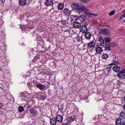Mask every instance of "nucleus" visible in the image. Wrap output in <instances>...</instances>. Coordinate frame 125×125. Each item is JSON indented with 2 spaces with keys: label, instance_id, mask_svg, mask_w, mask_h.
Listing matches in <instances>:
<instances>
[{
  "label": "nucleus",
  "instance_id": "f704fd0d",
  "mask_svg": "<svg viewBox=\"0 0 125 125\" xmlns=\"http://www.w3.org/2000/svg\"><path fill=\"white\" fill-rule=\"evenodd\" d=\"M21 27V29L22 31H24L25 30L27 29V26L23 25L22 27Z\"/></svg>",
  "mask_w": 125,
  "mask_h": 125
},
{
  "label": "nucleus",
  "instance_id": "c85d7f7f",
  "mask_svg": "<svg viewBox=\"0 0 125 125\" xmlns=\"http://www.w3.org/2000/svg\"><path fill=\"white\" fill-rule=\"evenodd\" d=\"M41 98L43 99H45L46 97V95L43 93H41L40 94Z\"/></svg>",
  "mask_w": 125,
  "mask_h": 125
},
{
  "label": "nucleus",
  "instance_id": "393cba45",
  "mask_svg": "<svg viewBox=\"0 0 125 125\" xmlns=\"http://www.w3.org/2000/svg\"><path fill=\"white\" fill-rule=\"evenodd\" d=\"M67 22L66 21H63L61 22L60 23L61 27L62 28H64L65 26H64L67 24Z\"/></svg>",
  "mask_w": 125,
  "mask_h": 125
},
{
  "label": "nucleus",
  "instance_id": "864d4df0",
  "mask_svg": "<svg viewBox=\"0 0 125 125\" xmlns=\"http://www.w3.org/2000/svg\"><path fill=\"white\" fill-rule=\"evenodd\" d=\"M123 108L125 110V104H124V105L123 107Z\"/></svg>",
  "mask_w": 125,
  "mask_h": 125
},
{
  "label": "nucleus",
  "instance_id": "ddd939ff",
  "mask_svg": "<svg viewBox=\"0 0 125 125\" xmlns=\"http://www.w3.org/2000/svg\"><path fill=\"white\" fill-rule=\"evenodd\" d=\"M92 36L91 33L88 31L85 32L84 34V36L87 39H90Z\"/></svg>",
  "mask_w": 125,
  "mask_h": 125
},
{
  "label": "nucleus",
  "instance_id": "7c9ffc66",
  "mask_svg": "<svg viewBox=\"0 0 125 125\" xmlns=\"http://www.w3.org/2000/svg\"><path fill=\"white\" fill-rule=\"evenodd\" d=\"M112 70V68L110 67L107 68L105 69L106 72L108 73H110Z\"/></svg>",
  "mask_w": 125,
  "mask_h": 125
},
{
  "label": "nucleus",
  "instance_id": "72a5a7b5",
  "mask_svg": "<svg viewBox=\"0 0 125 125\" xmlns=\"http://www.w3.org/2000/svg\"><path fill=\"white\" fill-rule=\"evenodd\" d=\"M105 40V43H107V42H110L111 40V39L109 37H107L105 38L104 39Z\"/></svg>",
  "mask_w": 125,
  "mask_h": 125
},
{
  "label": "nucleus",
  "instance_id": "cd10ccee",
  "mask_svg": "<svg viewBox=\"0 0 125 125\" xmlns=\"http://www.w3.org/2000/svg\"><path fill=\"white\" fill-rule=\"evenodd\" d=\"M18 110L19 112L20 113L24 111L23 107L21 106H19L18 107Z\"/></svg>",
  "mask_w": 125,
  "mask_h": 125
},
{
  "label": "nucleus",
  "instance_id": "0eeeda50",
  "mask_svg": "<svg viewBox=\"0 0 125 125\" xmlns=\"http://www.w3.org/2000/svg\"><path fill=\"white\" fill-rule=\"evenodd\" d=\"M80 30V31L83 33L87 32L88 30L87 27L85 25L81 26Z\"/></svg>",
  "mask_w": 125,
  "mask_h": 125
},
{
  "label": "nucleus",
  "instance_id": "412c9836",
  "mask_svg": "<svg viewBox=\"0 0 125 125\" xmlns=\"http://www.w3.org/2000/svg\"><path fill=\"white\" fill-rule=\"evenodd\" d=\"M36 87L41 90L43 89L45 87V86L44 85L41 84H38L36 85Z\"/></svg>",
  "mask_w": 125,
  "mask_h": 125
},
{
  "label": "nucleus",
  "instance_id": "37998d69",
  "mask_svg": "<svg viewBox=\"0 0 125 125\" xmlns=\"http://www.w3.org/2000/svg\"><path fill=\"white\" fill-rule=\"evenodd\" d=\"M27 29H30L33 28V26L32 25H29L28 27L27 26Z\"/></svg>",
  "mask_w": 125,
  "mask_h": 125
},
{
  "label": "nucleus",
  "instance_id": "a18cd8bd",
  "mask_svg": "<svg viewBox=\"0 0 125 125\" xmlns=\"http://www.w3.org/2000/svg\"><path fill=\"white\" fill-rule=\"evenodd\" d=\"M81 1L85 3H87L88 1L87 0H80Z\"/></svg>",
  "mask_w": 125,
  "mask_h": 125
},
{
  "label": "nucleus",
  "instance_id": "58836bf2",
  "mask_svg": "<svg viewBox=\"0 0 125 125\" xmlns=\"http://www.w3.org/2000/svg\"><path fill=\"white\" fill-rule=\"evenodd\" d=\"M115 13V11L114 10H112L109 13V15L110 16H112L114 15Z\"/></svg>",
  "mask_w": 125,
  "mask_h": 125
},
{
  "label": "nucleus",
  "instance_id": "4468645a",
  "mask_svg": "<svg viewBox=\"0 0 125 125\" xmlns=\"http://www.w3.org/2000/svg\"><path fill=\"white\" fill-rule=\"evenodd\" d=\"M73 26L76 28H79L81 26V23L77 21L73 23Z\"/></svg>",
  "mask_w": 125,
  "mask_h": 125
},
{
  "label": "nucleus",
  "instance_id": "9d476101",
  "mask_svg": "<svg viewBox=\"0 0 125 125\" xmlns=\"http://www.w3.org/2000/svg\"><path fill=\"white\" fill-rule=\"evenodd\" d=\"M83 12L85 15L87 16L89 14H90L91 11L87 8L85 6Z\"/></svg>",
  "mask_w": 125,
  "mask_h": 125
},
{
  "label": "nucleus",
  "instance_id": "5701e85b",
  "mask_svg": "<svg viewBox=\"0 0 125 125\" xmlns=\"http://www.w3.org/2000/svg\"><path fill=\"white\" fill-rule=\"evenodd\" d=\"M53 3V1L52 0H47L45 2L46 5L49 6L52 5Z\"/></svg>",
  "mask_w": 125,
  "mask_h": 125
},
{
  "label": "nucleus",
  "instance_id": "39448f33",
  "mask_svg": "<svg viewBox=\"0 0 125 125\" xmlns=\"http://www.w3.org/2000/svg\"><path fill=\"white\" fill-rule=\"evenodd\" d=\"M56 121L60 123H61L62 121L63 117L60 115H57L55 118Z\"/></svg>",
  "mask_w": 125,
  "mask_h": 125
},
{
  "label": "nucleus",
  "instance_id": "f8f14e48",
  "mask_svg": "<svg viewBox=\"0 0 125 125\" xmlns=\"http://www.w3.org/2000/svg\"><path fill=\"white\" fill-rule=\"evenodd\" d=\"M96 49V52L97 54H99L100 53L103 51V49L102 47H99L97 45V47L95 48Z\"/></svg>",
  "mask_w": 125,
  "mask_h": 125
},
{
  "label": "nucleus",
  "instance_id": "2eb2a0df",
  "mask_svg": "<svg viewBox=\"0 0 125 125\" xmlns=\"http://www.w3.org/2000/svg\"><path fill=\"white\" fill-rule=\"evenodd\" d=\"M63 12L64 14L67 16L69 15L71 13L70 11L67 8H65L63 10Z\"/></svg>",
  "mask_w": 125,
  "mask_h": 125
},
{
  "label": "nucleus",
  "instance_id": "a878e982",
  "mask_svg": "<svg viewBox=\"0 0 125 125\" xmlns=\"http://www.w3.org/2000/svg\"><path fill=\"white\" fill-rule=\"evenodd\" d=\"M119 117L121 119H123L125 118V113L123 112H121L119 115Z\"/></svg>",
  "mask_w": 125,
  "mask_h": 125
},
{
  "label": "nucleus",
  "instance_id": "b1692460",
  "mask_svg": "<svg viewBox=\"0 0 125 125\" xmlns=\"http://www.w3.org/2000/svg\"><path fill=\"white\" fill-rule=\"evenodd\" d=\"M95 44V42L94 41H92L89 43L88 44V46L89 47H90V48H94V46Z\"/></svg>",
  "mask_w": 125,
  "mask_h": 125
},
{
  "label": "nucleus",
  "instance_id": "4be33fe9",
  "mask_svg": "<svg viewBox=\"0 0 125 125\" xmlns=\"http://www.w3.org/2000/svg\"><path fill=\"white\" fill-rule=\"evenodd\" d=\"M64 5L63 3H59L57 6V8L58 10H62L64 8Z\"/></svg>",
  "mask_w": 125,
  "mask_h": 125
},
{
  "label": "nucleus",
  "instance_id": "20e7f679",
  "mask_svg": "<svg viewBox=\"0 0 125 125\" xmlns=\"http://www.w3.org/2000/svg\"><path fill=\"white\" fill-rule=\"evenodd\" d=\"M30 113L34 116H37L38 115V113L35 109L33 108H31L29 110Z\"/></svg>",
  "mask_w": 125,
  "mask_h": 125
},
{
  "label": "nucleus",
  "instance_id": "bb28decb",
  "mask_svg": "<svg viewBox=\"0 0 125 125\" xmlns=\"http://www.w3.org/2000/svg\"><path fill=\"white\" fill-rule=\"evenodd\" d=\"M19 3L21 5H24L26 3V0H19Z\"/></svg>",
  "mask_w": 125,
  "mask_h": 125
},
{
  "label": "nucleus",
  "instance_id": "f03ea898",
  "mask_svg": "<svg viewBox=\"0 0 125 125\" xmlns=\"http://www.w3.org/2000/svg\"><path fill=\"white\" fill-rule=\"evenodd\" d=\"M76 8V10L77 11L76 12L78 13H80L81 12H83L85 6L82 5L80 3H77L75 4Z\"/></svg>",
  "mask_w": 125,
  "mask_h": 125
},
{
  "label": "nucleus",
  "instance_id": "8fccbe9b",
  "mask_svg": "<svg viewBox=\"0 0 125 125\" xmlns=\"http://www.w3.org/2000/svg\"><path fill=\"white\" fill-rule=\"evenodd\" d=\"M3 104L0 102V108H1L3 107Z\"/></svg>",
  "mask_w": 125,
  "mask_h": 125
},
{
  "label": "nucleus",
  "instance_id": "423d86ee",
  "mask_svg": "<svg viewBox=\"0 0 125 125\" xmlns=\"http://www.w3.org/2000/svg\"><path fill=\"white\" fill-rule=\"evenodd\" d=\"M101 33L103 34L108 35L109 34V31L108 30L105 29H102L100 30Z\"/></svg>",
  "mask_w": 125,
  "mask_h": 125
},
{
  "label": "nucleus",
  "instance_id": "9b49d317",
  "mask_svg": "<svg viewBox=\"0 0 125 125\" xmlns=\"http://www.w3.org/2000/svg\"><path fill=\"white\" fill-rule=\"evenodd\" d=\"M99 42V44L98 45V46L101 45L104 46V40L103 39V38L101 37H100L98 38Z\"/></svg>",
  "mask_w": 125,
  "mask_h": 125
},
{
  "label": "nucleus",
  "instance_id": "c03bdc74",
  "mask_svg": "<svg viewBox=\"0 0 125 125\" xmlns=\"http://www.w3.org/2000/svg\"><path fill=\"white\" fill-rule=\"evenodd\" d=\"M4 86V84H0V88L1 89V90H2L3 88V87Z\"/></svg>",
  "mask_w": 125,
  "mask_h": 125
},
{
  "label": "nucleus",
  "instance_id": "ea45409f",
  "mask_svg": "<svg viewBox=\"0 0 125 125\" xmlns=\"http://www.w3.org/2000/svg\"><path fill=\"white\" fill-rule=\"evenodd\" d=\"M111 46L113 47L115 46H116L117 45V43L116 42H114L112 43H111Z\"/></svg>",
  "mask_w": 125,
  "mask_h": 125
},
{
  "label": "nucleus",
  "instance_id": "09e8293b",
  "mask_svg": "<svg viewBox=\"0 0 125 125\" xmlns=\"http://www.w3.org/2000/svg\"><path fill=\"white\" fill-rule=\"evenodd\" d=\"M68 123L67 122H65L62 124V125H68Z\"/></svg>",
  "mask_w": 125,
  "mask_h": 125
},
{
  "label": "nucleus",
  "instance_id": "de8ad7c7",
  "mask_svg": "<svg viewBox=\"0 0 125 125\" xmlns=\"http://www.w3.org/2000/svg\"><path fill=\"white\" fill-rule=\"evenodd\" d=\"M31 53H30L29 54H30V55H32L33 54V51L32 50V49H31Z\"/></svg>",
  "mask_w": 125,
  "mask_h": 125
},
{
  "label": "nucleus",
  "instance_id": "6ab92c4d",
  "mask_svg": "<svg viewBox=\"0 0 125 125\" xmlns=\"http://www.w3.org/2000/svg\"><path fill=\"white\" fill-rule=\"evenodd\" d=\"M113 70L114 71L117 73L120 70V67L119 66H118L115 65L113 67Z\"/></svg>",
  "mask_w": 125,
  "mask_h": 125
},
{
  "label": "nucleus",
  "instance_id": "79ce46f5",
  "mask_svg": "<svg viewBox=\"0 0 125 125\" xmlns=\"http://www.w3.org/2000/svg\"><path fill=\"white\" fill-rule=\"evenodd\" d=\"M102 124L100 122H95L94 123V125H102Z\"/></svg>",
  "mask_w": 125,
  "mask_h": 125
},
{
  "label": "nucleus",
  "instance_id": "f257e3e1",
  "mask_svg": "<svg viewBox=\"0 0 125 125\" xmlns=\"http://www.w3.org/2000/svg\"><path fill=\"white\" fill-rule=\"evenodd\" d=\"M20 96L22 100L25 101L30 98L29 94L26 91L23 93L21 92L20 93Z\"/></svg>",
  "mask_w": 125,
  "mask_h": 125
},
{
  "label": "nucleus",
  "instance_id": "c756f323",
  "mask_svg": "<svg viewBox=\"0 0 125 125\" xmlns=\"http://www.w3.org/2000/svg\"><path fill=\"white\" fill-rule=\"evenodd\" d=\"M79 19L81 21H83L85 19V17L83 16H81L79 18Z\"/></svg>",
  "mask_w": 125,
  "mask_h": 125
},
{
  "label": "nucleus",
  "instance_id": "a211bd4d",
  "mask_svg": "<svg viewBox=\"0 0 125 125\" xmlns=\"http://www.w3.org/2000/svg\"><path fill=\"white\" fill-rule=\"evenodd\" d=\"M56 121L54 118H52L50 119V123L51 125H56Z\"/></svg>",
  "mask_w": 125,
  "mask_h": 125
},
{
  "label": "nucleus",
  "instance_id": "4c0bfd02",
  "mask_svg": "<svg viewBox=\"0 0 125 125\" xmlns=\"http://www.w3.org/2000/svg\"><path fill=\"white\" fill-rule=\"evenodd\" d=\"M119 62L118 60H115L113 62L111 63L112 64H116L119 63Z\"/></svg>",
  "mask_w": 125,
  "mask_h": 125
},
{
  "label": "nucleus",
  "instance_id": "3c124183",
  "mask_svg": "<svg viewBox=\"0 0 125 125\" xmlns=\"http://www.w3.org/2000/svg\"><path fill=\"white\" fill-rule=\"evenodd\" d=\"M32 105L31 104H29L28 106L27 107V108L29 109V108H31L32 107Z\"/></svg>",
  "mask_w": 125,
  "mask_h": 125
},
{
  "label": "nucleus",
  "instance_id": "49530a36",
  "mask_svg": "<svg viewBox=\"0 0 125 125\" xmlns=\"http://www.w3.org/2000/svg\"><path fill=\"white\" fill-rule=\"evenodd\" d=\"M32 0H28V4H30L32 2Z\"/></svg>",
  "mask_w": 125,
  "mask_h": 125
},
{
  "label": "nucleus",
  "instance_id": "6e6552de",
  "mask_svg": "<svg viewBox=\"0 0 125 125\" xmlns=\"http://www.w3.org/2000/svg\"><path fill=\"white\" fill-rule=\"evenodd\" d=\"M125 124L124 122H123L122 123V121L120 118H117L116 120V125H124Z\"/></svg>",
  "mask_w": 125,
  "mask_h": 125
},
{
  "label": "nucleus",
  "instance_id": "473e14b6",
  "mask_svg": "<svg viewBox=\"0 0 125 125\" xmlns=\"http://www.w3.org/2000/svg\"><path fill=\"white\" fill-rule=\"evenodd\" d=\"M78 42H81L82 41V39L81 37L78 35L77 37L76 38Z\"/></svg>",
  "mask_w": 125,
  "mask_h": 125
},
{
  "label": "nucleus",
  "instance_id": "e433bc0d",
  "mask_svg": "<svg viewBox=\"0 0 125 125\" xmlns=\"http://www.w3.org/2000/svg\"><path fill=\"white\" fill-rule=\"evenodd\" d=\"M120 20L122 21H125V14L123 15L120 18Z\"/></svg>",
  "mask_w": 125,
  "mask_h": 125
},
{
  "label": "nucleus",
  "instance_id": "c9c22d12",
  "mask_svg": "<svg viewBox=\"0 0 125 125\" xmlns=\"http://www.w3.org/2000/svg\"><path fill=\"white\" fill-rule=\"evenodd\" d=\"M9 88L8 86L4 84V86L3 87L2 90L3 91H7L9 90Z\"/></svg>",
  "mask_w": 125,
  "mask_h": 125
},
{
  "label": "nucleus",
  "instance_id": "f3484780",
  "mask_svg": "<svg viewBox=\"0 0 125 125\" xmlns=\"http://www.w3.org/2000/svg\"><path fill=\"white\" fill-rule=\"evenodd\" d=\"M71 28L67 26H65L63 28V30L64 32H67L69 33Z\"/></svg>",
  "mask_w": 125,
  "mask_h": 125
},
{
  "label": "nucleus",
  "instance_id": "7ed1b4c3",
  "mask_svg": "<svg viewBox=\"0 0 125 125\" xmlns=\"http://www.w3.org/2000/svg\"><path fill=\"white\" fill-rule=\"evenodd\" d=\"M117 75L120 79H124L125 78V71L124 70L118 73Z\"/></svg>",
  "mask_w": 125,
  "mask_h": 125
},
{
  "label": "nucleus",
  "instance_id": "1a4fd4ad",
  "mask_svg": "<svg viewBox=\"0 0 125 125\" xmlns=\"http://www.w3.org/2000/svg\"><path fill=\"white\" fill-rule=\"evenodd\" d=\"M70 19L72 22L73 23L76 21L78 19V18L76 15H71V16Z\"/></svg>",
  "mask_w": 125,
  "mask_h": 125
},
{
  "label": "nucleus",
  "instance_id": "2f4dec72",
  "mask_svg": "<svg viewBox=\"0 0 125 125\" xmlns=\"http://www.w3.org/2000/svg\"><path fill=\"white\" fill-rule=\"evenodd\" d=\"M101 57L103 59H106L108 58V55L107 54H104L102 55Z\"/></svg>",
  "mask_w": 125,
  "mask_h": 125
},
{
  "label": "nucleus",
  "instance_id": "6e6d98bb",
  "mask_svg": "<svg viewBox=\"0 0 125 125\" xmlns=\"http://www.w3.org/2000/svg\"><path fill=\"white\" fill-rule=\"evenodd\" d=\"M124 101H125V96H124Z\"/></svg>",
  "mask_w": 125,
  "mask_h": 125
},
{
  "label": "nucleus",
  "instance_id": "603ef678",
  "mask_svg": "<svg viewBox=\"0 0 125 125\" xmlns=\"http://www.w3.org/2000/svg\"><path fill=\"white\" fill-rule=\"evenodd\" d=\"M0 1L2 3H4L5 2V0H0Z\"/></svg>",
  "mask_w": 125,
  "mask_h": 125
},
{
  "label": "nucleus",
  "instance_id": "dca6fc26",
  "mask_svg": "<svg viewBox=\"0 0 125 125\" xmlns=\"http://www.w3.org/2000/svg\"><path fill=\"white\" fill-rule=\"evenodd\" d=\"M76 116H69L66 119V120L68 122H70L71 121H73L75 119Z\"/></svg>",
  "mask_w": 125,
  "mask_h": 125
},
{
  "label": "nucleus",
  "instance_id": "aec40b11",
  "mask_svg": "<svg viewBox=\"0 0 125 125\" xmlns=\"http://www.w3.org/2000/svg\"><path fill=\"white\" fill-rule=\"evenodd\" d=\"M110 44L108 43H105V50L107 51H110Z\"/></svg>",
  "mask_w": 125,
  "mask_h": 125
},
{
  "label": "nucleus",
  "instance_id": "a19ab883",
  "mask_svg": "<svg viewBox=\"0 0 125 125\" xmlns=\"http://www.w3.org/2000/svg\"><path fill=\"white\" fill-rule=\"evenodd\" d=\"M91 13V12L90 13V14H89L90 16H94V17H95L97 16V15L96 14Z\"/></svg>",
  "mask_w": 125,
  "mask_h": 125
},
{
  "label": "nucleus",
  "instance_id": "5fc2aeb1",
  "mask_svg": "<svg viewBox=\"0 0 125 125\" xmlns=\"http://www.w3.org/2000/svg\"><path fill=\"white\" fill-rule=\"evenodd\" d=\"M123 14H124V15L125 14V10L123 11Z\"/></svg>",
  "mask_w": 125,
  "mask_h": 125
}]
</instances>
